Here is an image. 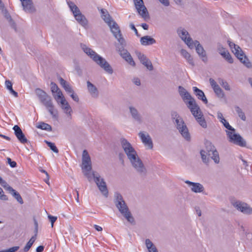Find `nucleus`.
<instances>
[{"label":"nucleus","mask_w":252,"mask_h":252,"mask_svg":"<svg viewBox=\"0 0 252 252\" xmlns=\"http://www.w3.org/2000/svg\"><path fill=\"white\" fill-rule=\"evenodd\" d=\"M50 149L54 153H58L59 150L55 144V143H46Z\"/></svg>","instance_id":"nucleus-45"},{"label":"nucleus","mask_w":252,"mask_h":252,"mask_svg":"<svg viewBox=\"0 0 252 252\" xmlns=\"http://www.w3.org/2000/svg\"><path fill=\"white\" fill-rule=\"evenodd\" d=\"M218 83L225 90L227 91H230V88L228 83L224 80L223 79L219 78L218 79Z\"/></svg>","instance_id":"nucleus-39"},{"label":"nucleus","mask_w":252,"mask_h":252,"mask_svg":"<svg viewBox=\"0 0 252 252\" xmlns=\"http://www.w3.org/2000/svg\"><path fill=\"white\" fill-rule=\"evenodd\" d=\"M223 126L229 131H226L228 137L233 142H244L240 134L235 133V129L232 127L225 119L221 122Z\"/></svg>","instance_id":"nucleus-9"},{"label":"nucleus","mask_w":252,"mask_h":252,"mask_svg":"<svg viewBox=\"0 0 252 252\" xmlns=\"http://www.w3.org/2000/svg\"><path fill=\"white\" fill-rule=\"evenodd\" d=\"M185 182L190 187L191 190L193 192H203L204 190L203 186L199 183H194L189 180H186Z\"/></svg>","instance_id":"nucleus-20"},{"label":"nucleus","mask_w":252,"mask_h":252,"mask_svg":"<svg viewBox=\"0 0 252 252\" xmlns=\"http://www.w3.org/2000/svg\"><path fill=\"white\" fill-rule=\"evenodd\" d=\"M111 24H108V25L110 28L111 31L113 35L117 39L119 43L125 44V39L123 37L120 28L117 23L114 21Z\"/></svg>","instance_id":"nucleus-12"},{"label":"nucleus","mask_w":252,"mask_h":252,"mask_svg":"<svg viewBox=\"0 0 252 252\" xmlns=\"http://www.w3.org/2000/svg\"><path fill=\"white\" fill-rule=\"evenodd\" d=\"M136 8L142 18H146L149 16L148 11L144 5L143 0H134Z\"/></svg>","instance_id":"nucleus-16"},{"label":"nucleus","mask_w":252,"mask_h":252,"mask_svg":"<svg viewBox=\"0 0 252 252\" xmlns=\"http://www.w3.org/2000/svg\"><path fill=\"white\" fill-rule=\"evenodd\" d=\"M227 50H226L221 45L219 44L218 47V51L219 54L221 55H224V53L225 52H226Z\"/></svg>","instance_id":"nucleus-53"},{"label":"nucleus","mask_w":252,"mask_h":252,"mask_svg":"<svg viewBox=\"0 0 252 252\" xmlns=\"http://www.w3.org/2000/svg\"><path fill=\"white\" fill-rule=\"evenodd\" d=\"M209 82L213 89L219 86L213 78H210Z\"/></svg>","instance_id":"nucleus-61"},{"label":"nucleus","mask_w":252,"mask_h":252,"mask_svg":"<svg viewBox=\"0 0 252 252\" xmlns=\"http://www.w3.org/2000/svg\"><path fill=\"white\" fill-rule=\"evenodd\" d=\"M192 90L194 94L196 96L198 99L202 100L206 104L208 103V100L204 92L202 90L196 87H193L192 88Z\"/></svg>","instance_id":"nucleus-24"},{"label":"nucleus","mask_w":252,"mask_h":252,"mask_svg":"<svg viewBox=\"0 0 252 252\" xmlns=\"http://www.w3.org/2000/svg\"><path fill=\"white\" fill-rule=\"evenodd\" d=\"M181 54L187 60L188 62L190 65H191L192 66H194L193 58L191 56L189 53H188L185 49H182L181 50Z\"/></svg>","instance_id":"nucleus-32"},{"label":"nucleus","mask_w":252,"mask_h":252,"mask_svg":"<svg viewBox=\"0 0 252 252\" xmlns=\"http://www.w3.org/2000/svg\"><path fill=\"white\" fill-rule=\"evenodd\" d=\"M234 207L244 214L250 215L252 214V208L247 203L240 201H236L233 204Z\"/></svg>","instance_id":"nucleus-17"},{"label":"nucleus","mask_w":252,"mask_h":252,"mask_svg":"<svg viewBox=\"0 0 252 252\" xmlns=\"http://www.w3.org/2000/svg\"><path fill=\"white\" fill-rule=\"evenodd\" d=\"M61 104V107L63 110L64 112L68 115L71 116V113L72 112V109L68 103L66 101L65 99H63L60 101Z\"/></svg>","instance_id":"nucleus-28"},{"label":"nucleus","mask_w":252,"mask_h":252,"mask_svg":"<svg viewBox=\"0 0 252 252\" xmlns=\"http://www.w3.org/2000/svg\"><path fill=\"white\" fill-rule=\"evenodd\" d=\"M9 24L10 26V27L13 29L15 31H17V26L16 24L14 22V21L12 19H10V20L8 21Z\"/></svg>","instance_id":"nucleus-59"},{"label":"nucleus","mask_w":252,"mask_h":252,"mask_svg":"<svg viewBox=\"0 0 252 252\" xmlns=\"http://www.w3.org/2000/svg\"><path fill=\"white\" fill-rule=\"evenodd\" d=\"M101 16L102 19L106 22L107 24H111L112 20L110 14L106 9H101L100 10Z\"/></svg>","instance_id":"nucleus-31"},{"label":"nucleus","mask_w":252,"mask_h":252,"mask_svg":"<svg viewBox=\"0 0 252 252\" xmlns=\"http://www.w3.org/2000/svg\"><path fill=\"white\" fill-rule=\"evenodd\" d=\"M129 113L132 119L138 124L143 122V118L136 108L133 106L129 107Z\"/></svg>","instance_id":"nucleus-22"},{"label":"nucleus","mask_w":252,"mask_h":252,"mask_svg":"<svg viewBox=\"0 0 252 252\" xmlns=\"http://www.w3.org/2000/svg\"><path fill=\"white\" fill-rule=\"evenodd\" d=\"M81 47L83 51L106 72L110 74L113 73V70L112 68L105 59L98 55L85 44H81Z\"/></svg>","instance_id":"nucleus-5"},{"label":"nucleus","mask_w":252,"mask_h":252,"mask_svg":"<svg viewBox=\"0 0 252 252\" xmlns=\"http://www.w3.org/2000/svg\"><path fill=\"white\" fill-rule=\"evenodd\" d=\"M76 20L83 27L86 28L88 26V21L85 16L81 12L74 15Z\"/></svg>","instance_id":"nucleus-27"},{"label":"nucleus","mask_w":252,"mask_h":252,"mask_svg":"<svg viewBox=\"0 0 252 252\" xmlns=\"http://www.w3.org/2000/svg\"><path fill=\"white\" fill-rule=\"evenodd\" d=\"M193 47L195 48L196 51L202 61L206 63L208 61L206 53L203 46L200 44L197 40L192 41Z\"/></svg>","instance_id":"nucleus-18"},{"label":"nucleus","mask_w":252,"mask_h":252,"mask_svg":"<svg viewBox=\"0 0 252 252\" xmlns=\"http://www.w3.org/2000/svg\"><path fill=\"white\" fill-rule=\"evenodd\" d=\"M126 46V41L125 40V44H122L121 43H119L116 45L117 50L119 53L120 56L123 58V57L126 56L130 54L126 49H125V46Z\"/></svg>","instance_id":"nucleus-29"},{"label":"nucleus","mask_w":252,"mask_h":252,"mask_svg":"<svg viewBox=\"0 0 252 252\" xmlns=\"http://www.w3.org/2000/svg\"><path fill=\"white\" fill-rule=\"evenodd\" d=\"M179 93L184 101L186 100H189L187 103L188 107L189 109L191 112H194L193 109L198 108V104L195 100L193 98L189 93L182 86L178 87Z\"/></svg>","instance_id":"nucleus-7"},{"label":"nucleus","mask_w":252,"mask_h":252,"mask_svg":"<svg viewBox=\"0 0 252 252\" xmlns=\"http://www.w3.org/2000/svg\"><path fill=\"white\" fill-rule=\"evenodd\" d=\"M235 110L237 113L238 114L239 117L243 120V121H246V117L245 116V113L242 111V109L240 108L238 106H235Z\"/></svg>","instance_id":"nucleus-41"},{"label":"nucleus","mask_w":252,"mask_h":252,"mask_svg":"<svg viewBox=\"0 0 252 252\" xmlns=\"http://www.w3.org/2000/svg\"><path fill=\"white\" fill-rule=\"evenodd\" d=\"M145 245L148 250L155 246L153 243V242L149 239H146Z\"/></svg>","instance_id":"nucleus-51"},{"label":"nucleus","mask_w":252,"mask_h":252,"mask_svg":"<svg viewBox=\"0 0 252 252\" xmlns=\"http://www.w3.org/2000/svg\"><path fill=\"white\" fill-rule=\"evenodd\" d=\"M91 171L83 170L84 175L87 178L89 182H91L93 178V173L91 174Z\"/></svg>","instance_id":"nucleus-47"},{"label":"nucleus","mask_w":252,"mask_h":252,"mask_svg":"<svg viewBox=\"0 0 252 252\" xmlns=\"http://www.w3.org/2000/svg\"><path fill=\"white\" fill-rule=\"evenodd\" d=\"M87 85L88 92L92 97L97 98L99 95V92L97 88L89 81L87 82Z\"/></svg>","instance_id":"nucleus-25"},{"label":"nucleus","mask_w":252,"mask_h":252,"mask_svg":"<svg viewBox=\"0 0 252 252\" xmlns=\"http://www.w3.org/2000/svg\"><path fill=\"white\" fill-rule=\"evenodd\" d=\"M126 220L132 224H135V220L129 210L126 211V213L121 214Z\"/></svg>","instance_id":"nucleus-33"},{"label":"nucleus","mask_w":252,"mask_h":252,"mask_svg":"<svg viewBox=\"0 0 252 252\" xmlns=\"http://www.w3.org/2000/svg\"><path fill=\"white\" fill-rule=\"evenodd\" d=\"M0 184L6 189H7V187L10 186L6 181L3 180L2 178L0 176Z\"/></svg>","instance_id":"nucleus-56"},{"label":"nucleus","mask_w":252,"mask_h":252,"mask_svg":"<svg viewBox=\"0 0 252 252\" xmlns=\"http://www.w3.org/2000/svg\"><path fill=\"white\" fill-rule=\"evenodd\" d=\"M34 243L32 242V241L29 240L28 242L27 243L25 247L24 248L23 251L24 252H28L30 248L32 247V245H33Z\"/></svg>","instance_id":"nucleus-49"},{"label":"nucleus","mask_w":252,"mask_h":252,"mask_svg":"<svg viewBox=\"0 0 252 252\" xmlns=\"http://www.w3.org/2000/svg\"><path fill=\"white\" fill-rule=\"evenodd\" d=\"M7 190L12 194V195L19 203L21 204L24 203L23 199L20 194L17 191L11 187L8 186V187H7Z\"/></svg>","instance_id":"nucleus-30"},{"label":"nucleus","mask_w":252,"mask_h":252,"mask_svg":"<svg viewBox=\"0 0 252 252\" xmlns=\"http://www.w3.org/2000/svg\"><path fill=\"white\" fill-rule=\"evenodd\" d=\"M177 32L182 40H183L190 48L192 49L193 48V40L189 36V33L186 30L180 27L177 29Z\"/></svg>","instance_id":"nucleus-13"},{"label":"nucleus","mask_w":252,"mask_h":252,"mask_svg":"<svg viewBox=\"0 0 252 252\" xmlns=\"http://www.w3.org/2000/svg\"><path fill=\"white\" fill-rule=\"evenodd\" d=\"M177 128L179 130L182 136L187 141L190 140V134L188 129L184 123L182 118H179L175 120Z\"/></svg>","instance_id":"nucleus-11"},{"label":"nucleus","mask_w":252,"mask_h":252,"mask_svg":"<svg viewBox=\"0 0 252 252\" xmlns=\"http://www.w3.org/2000/svg\"><path fill=\"white\" fill-rule=\"evenodd\" d=\"M139 136L140 137L142 142H152L151 137L147 133L140 132L139 133Z\"/></svg>","instance_id":"nucleus-35"},{"label":"nucleus","mask_w":252,"mask_h":252,"mask_svg":"<svg viewBox=\"0 0 252 252\" xmlns=\"http://www.w3.org/2000/svg\"><path fill=\"white\" fill-rule=\"evenodd\" d=\"M19 249V246H15L7 250L0 251V252H15Z\"/></svg>","instance_id":"nucleus-50"},{"label":"nucleus","mask_w":252,"mask_h":252,"mask_svg":"<svg viewBox=\"0 0 252 252\" xmlns=\"http://www.w3.org/2000/svg\"><path fill=\"white\" fill-rule=\"evenodd\" d=\"M202 161L205 164H208L210 161L209 157H207V152L203 150H201L200 152Z\"/></svg>","instance_id":"nucleus-36"},{"label":"nucleus","mask_w":252,"mask_h":252,"mask_svg":"<svg viewBox=\"0 0 252 252\" xmlns=\"http://www.w3.org/2000/svg\"><path fill=\"white\" fill-rule=\"evenodd\" d=\"M37 127L47 131L52 130L51 126L50 125L45 123L44 122H40V123H39L38 125L37 126Z\"/></svg>","instance_id":"nucleus-38"},{"label":"nucleus","mask_w":252,"mask_h":252,"mask_svg":"<svg viewBox=\"0 0 252 252\" xmlns=\"http://www.w3.org/2000/svg\"><path fill=\"white\" fill-rule=\"evenodd\" d=\"M123 59L131 66H135V63L130 54H128V55H127L126 56L123 57Z\"/></svg>","instance_id":"nucleus-43"},{"label":"nucleus","mask_w":252,"mask_h":252,"mask_svg":"<svg viewBox=\"0 0 252 252\" xmlns=\"http://www.w3.org/2000/svg\"><path fill=\"white\" fill-rule=\"evenodd\" d=\"M206 152L208 156L210 157L216 163L220 162L219 153L212 143H205Z\"/></svg>","instance_id":"nucleus-14"},{"label":"nucleus","mask_w":252,"mask_h":252,"mask_svg":"<svg viewBox=\"0 0 252 252\" xmlns=\"http://www.w3.org/2000/svg\"><path fill=\"white\" fill-rule=\"evenodd\" d=\"M114 203L121 214L126 213L129 210L122 195L119 192H115L114 194Z\"/></svg>","instance_id":"nucleus-10"},{"label":"nucleus","mask_w":252,"mask_h":252,"mask_svg":"<svg viewBox=\"0 0 252 252\" xmlns=\"http://www.w3.org/2000/svg\"><path fill=\"white\" fill-rule=\"evenodd\" d=\"M198 108L193 109L194 112H191L192 115L195 118L197 122L199 125L204 128L207 127V124L205 119L203 117V114L200 110L199 106L198 105Z\"/></svg>","instance_id":"nucleus-19"},{"label":"nucleus","mask_w":252,"mask_h":252,"mask_svg":"<svg viewBox=\"0 0 252 252\" xmlns=\"http://www.w3.org/2000/svg\"><path fill=\"white\" fill-rule=\"evenodd\" d=\"M122 147L129 159L132 166L141 175H145L146 169L142 161L138 157L136 152L132 147L130 143H123Z\"/></svg>","instance_id":"nucleus-1"},{"label":"nucleus","mask_w":252,"mask_h":252,"mask_svg":"<svg viewBox=\"0 0 252 252\" xmlns=\"http://www.w3.org/2000/svg\"><path fill=\"white\" fill-rule=\"evenodd\" d=\"M69 95L70 97L72 98V99L78 102L79 100V97L76 94L74 93V92H73L71 94H69Z\"/></svg>","instance_id":"nucleus-58"},{"label":"nucleus","mask_w":252,"mask_h":252,"mask_svg":"<svg viewBox=\"0 0 252 252\" xmlns=\"http://www.w3.org/2000/svg\"><path fill=\"white\" fill-rule=\"evenodd\" d=\"M0 199L4 201L8 200V197L4 194L3 191L1 188H0Z\"/></svg>","instance_id":"nucleus-55"},{"label":"nucleus","mask_w":252,"mask_h":252,"mask_svg":"<svg viewBox=\"0 0 252 252\" xmlns=\"http://www.w3.org/2000/svg\"><path fill=\"white\" fill-rule=\"evenodd\" d=\"M93 175L94 181L96 184L99 190L105 197H107L108 196V190L104 179L101 178L99 174L96 173L94 171H93Z\"/></svg>","instance_id":"nucleus-8"},{"label":"nucleus","mask_w":252,"mask_h":252,"mask_svg":"<svg viewBox=\"0 0 252 252\" xmlns=\"http://www.w3.org/2000/svg\"><path fill=\"white\" fill-rule=\"evenodd\" d=\"M67 4L71 11L72 12L73 15H75V14H77L81 12L79 8L75 4V3L73 2L69 1L67 2Z\"/></svg>","instance_id":"nucleus-34"},{"label":"nucleus","mask_w":252,"mask_h":252,"mask_svg":"<svg viewBox=\"0 0 252 252\" xmlns=\"http://www.w3.org/2000/svg\"><path fill=\"white\" fill-rule=\"evenodd\" d=\"M136 55L140 63L142 64L145 63V62H147V60L148 59V58H147V57L144 54L138 52H136Z\"/></svg>","instance_id":"nucleus-42"},{"label":"nucleus","mask_w":252,"mask_h":252,"mask_svg":"<svg viewBox=\"0 0 252 252\" xmlns=\"http://www.w3.org/2000/svg\"><path fill=\"white\" fill-rule=\"evenodd\" d=\"M21 2L23 10L27 13H32L35 11L32 0H20Z\"/></svg>","instance_id":"nucleus-21"},{"label":"nucleus","mask_w":252,"mask_h":252,"mask_svg":"<svg viewBox=\"0 0 252 252\" xmlns=\"http://www.w3.org/2000/svg\"><path fill=\"white\" fill-rule=\"evenodd\" d=\"M53 95L57 102H59V100L61 101L62 100L65 99L62 92L60 89L58 91L56 92L55 94H53Z\"/></svg>","instance_id":"nucleus-40"},{"label":"nucleus","mask_w":252,"mask_h":252,"mask_svg":"<svg viewBox=\"0 0 252 252\" xmlns=\"http://www.w3.org/2000/svg\"><path fill=\"white\" fill-rule=\"evenodd\" d=\"M171 116L172 118L175 120L181 118L176 111H173L172 112Z\"/></svg>","instance_id":"nucleus-64"},{"label":"nucleus","mask_w":252,"mask_h":252,"mask_svg":"<svg viewBox=\"0 0 252 252\" xmlns=\"http://www.w3.org/2000/svg\"><path fill=\"white\" fill-rule=\"evenodd\" d=\"M129 27L130 28V29L131 30H132L134 32L135 34L137 36H138V37L140 36V34L138 33V32L137 29H136L133 23H130Z\"/></svg>","instance_id":"nucleus-60"},{"label":"nucleus","mask_w":252,"mask_h":252,"mask_svg":"<svg viewBox=\"0 0 252 252\" xmlns=\"http://www.w3.org/2000/svg\"><path fill=\"white\" fill-rule=\"evenodd\" d=\"M7 163L9 164L11 167L14 168L17 166V163L14 161H12L10 158H7Z\"/></svg>","instance_id":"nucleus-54"},{"label":"nucleus","mask_w":252,"mask_h":252,"mask_svg":"<svg viewBox=\"0 0 252 252\" xmlns=\"http://www.w3.org/2000/svg\"><path fill=\"white\" fill-rule=\"evenodd\" d=\"M81 47L83 51L106 72L110 74L113 73V70L112 68L105 59L98 55L85 44H81Z\"/></svg>","instance_id":"nucleus-3"},{"label":"nucleus","mask_w":252,"mask_h":252,"mask_svg":"<svg viewBox=\"0 0 252 252\" xmlns=\"http://www.w3.org/2000/svg\"><path fill=\"white\" fill-rule=\"evenodd\" d=\"M82 169L87 171H91L92 169L91 157L86 150H84L82 153Z\"/></svg>","instance_id":"nucleus-15"},{"label":"nucleus","mask_w":252,"mask_h":252,"mask_svg":"<svg viewBox=\"0 0 252 252\" xmlns=\"http://www.w3.org/2000/svg\"><path fill=\"white\" fill-rule=\"evenodd\" d=\"M227 42L229 47L232 49V52L234 53L240 61L248 68H251L252 66V63L247 57L244 54L241 48L238 45L229 40H228Z\"/></svg>","instance_id":"nucleus-6"},{"label":"nucleus","mask_w":252,"mask_h":252,"mask_svg":"<svg viewBox=\"0 0 252 252\" xmlns=\"http://www.w3.org/2000/svg\"><path fill=\"white\" fill-rule=\"evenodd\" d=\"M5 86L6 87V88L7 90H8L9 91L10 90H12V84L11 83V82L9 80H6L5 81Z\"/></svg>","instance_id":"nucleus-63"},{"label":"nucleus","mask_w":252,"mask_h":252,"mask_svg":"<svg viewBox=\"0 0 252 252\" xmlns=\"http://www.w3.org/2000/svg\"><path fill=\"white\" fill-rule=\"evenodd\" d=\"M63 89L68 94L74 92L71 86L68 83L64 86Z\"/></svg>","instance_id":"nucleus-52"},{"label":"nucleus","mask_w":252,"mask_h":252,"mask_svg":"<svg viewBox=\"0 0 252 252\" xmlns=\"http://www.w3.org/2000/svg\"><path fill=\"white\" fill-rule=\"evenodd\" d=\"M81 47L83 51L106 72L110 74L113 73V70L112 68L105 59L98 55L85 44H81Z\"/></svg>","instance_id":"nucleus-4"},{"label":"nucleus","mask_w":252,"mask_h":252,"mask_svg":"<svg viewBox=\"0 0 252 252\" xmlns=\"http://www.w3.org/2000/svg\"><path fill=\"white\" fill-rule=\"evenodd\" d=\"M35 93L40 103L46 107L53 118L57 119L58 112L53 104L51 97L40 88H36Z\"/></svg>","instance_id":"nucleus-2"},{"label":"nucleus","mask_w":252,"mask_h":252,"mask_svg":"<svg viewBox=\"0 0 252 252\" xmlns=\"http://www.w3.org/2000/svg\"><path fill=\"white\" fill-rule=\"evenodd\" d=\"M48 217L51 223V226L53 227V225H54V223L57 220V218L56 217L52 216L51 215H49Z\"/></svg>","instance_id":"nucleus-62"},{"label":"nucleus","mask_w":252,"mask_h":252,"mask_svg":"<svg viewBox=\"0 0 252 252\" xmlns=\"http://www.w3.org/2000/svg\"><path fill=\"white\" fill-rule=\"evenodd\" d=\"M234 144H236V145L242 147H246L248 149H252V147L248 144L247 143H234Z\"/></svg>","instance_id":"nucleus-57"},{"label":"nucleus","mask_w":252,"mask_h":252,"mask_svg":"<svg viewBox=\"0 0 252 252\" xmlns=\"http://www.w3.org/2000/svg\"><path fill=\"white\" fill-rule=\"evenodd\" d=\"M229 63H232L233 60L228 51L225 52L224 55H221Z\"/></svg>","instance_id":"nucleus-44"},{"label":"nucleus","mask_w":252,"mask_h":252,"mask_svg":"<svg viewBox=\"0 0 252 252\" xmlns=\"http://www.w3.org/2000/svg\"><path fill=\"white\" fill-rule=\"evenodd\" d=\"M59 89H60L55 83L53 82L51 83V90L53 94H55V92L58 91Z\"/></svg>","instance_id":"nucleus-46"},{"label":"nucleus","mask_w":252,"mask_h":252,"mask_svg":"<svg viewBox=\"0 0 252 252\" xmlns=\"http://www.w3.org/2000/svg\"><path fill=\"white\" fill-rule=\"evenodd\" d=\"M143 64L149 70H153V66L152 65V62L148 59L147 60V62H145V63H143Z\"/></svg>","instance_id":"nucleus-48"},{"label":"nucleus","mask_w":252,"mask_h":252,"mask_svg":"<svg viewBox=\"0 0 252 252\" xmlns=\"http://www.w3.org/2000/svg\"><path fill=\"white\" fill-rule=\"evenodd\" d=\"M213 90L218 97L222 98L224 97V93L219 86L216 87L215 88H214Z\"/></svg>","instance_id":"nucleus-37"},{"label":"nucleus","mask_w":252,"mask_h":252,"mask_svg":"<svg viewBox=\"0 0 252 252\" xmlns=\"http://www.w3.org/2000/svg\"><path fill=\"white\" fill-rule=\"evenodd\" d=\"M13 129L14 130L15 136L20 142H28L21 128L18 125H15L13 127Z\"/></svg>","instance_id":"nucleus-23"},{"label":"nucleus","mask_w":252,"mask_h":252,"mask_svg":"<svg viewBox=\"0 0 252 252\" xmlns=\"http://www.w3.org/2000/svg\"><path fill=\"white\" fill-rule=\"evenodd\" d=\"M140 43L143 46L151 45L156 43V40L149 35H145L140 38Z\"/></svg>","instance_id":"nucleus-26"}]
</instances>
